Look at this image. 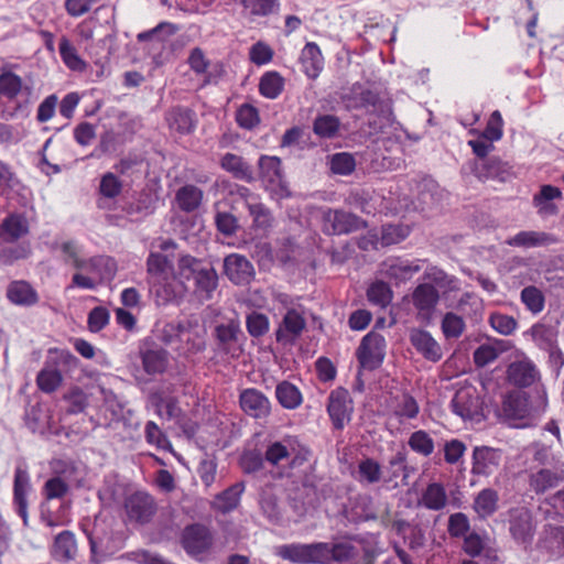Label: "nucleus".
<instances>
[{"label": "nucleus", "instance_id": "f257e3e1", "mask_svg": "<svg viewBox=\"0 0 564 564\" xmlns=\"http://www.w3.org/2000/svg\"><path fill=\"white\" fill-rule=\"evenodd\" d=\"M276 554L294 564H332L354 562L352 564H375L376 553L371 549H364L362 555L357 558L356 546L350 542L336 543L315 542L311 544L291 543L278 547Z\"/></svg>", "mask_w": 564, "mask_h": 564}, {"label": "nucleus", "instance_id": "f03ea898", "mask_svg": "<svg viewBox=\"0 0 564 564\" xmlns=\"http://www.w3.org/2000/svg\"><path fill=\"white\" fill-rule=\"evenodd\" d=\"M78 358L68 349L51 348L45 367L36 376L37 388L44 393L55 392L63 383V370H72L78 366Z\"/></svg>", "mask_w": 564, "mask_h": 564}, {"label": "nucleus", "instance_id": "7ed1b4c3", "mask_svg": "<svg viewBox=\"0 0 564 564\" xmlns=\"http://www.w3.org/2000/svg\"><path fill=\"white\" fill-rule=\"evenodd\" d=\"M308 456L310 451L307 448L302 447L297 451L295 449L291 437H286L283 441L270 442L263 455L264 460L274 467L279 466L281 462L290 459L289 468L291 469L301 467L308 460Z\"/></svg>", "mask_w": 564, "mask_h": 564}, {"label": "nucleus", "instance_id": "20e7f679", "mask_svg": "<svg viewBox=\"0 0 564 564\" xmlns=\"http://www.w3.org/2000/svg\"><path fill=\"white\" fill-rule=\"evenodd\" d=\"M213 336L217 350L231 358H239L243 352V333L238 319H229L215 326Z\"/></svg>", "mask_w": 564, "mask_h": 564}, {"label": "nucleus", "instance_id": "39448f33", "mask_svg": "<svg viewBox=\"0 0 564 564\" xmlns=\"http://www.w3.org/2000/svg\"><path fill=\"white\" fill-rule=\"evenodd\" d=\"M258 176L269 191L288 196L289 185L282 169V161L275 155H260L258 160Z\"/></svg>", "mask_w": 564, "mask_h": 564}, {"label": "nucleus", "instance_id": "423d86ee", "mask_svg": "<svg viewBox=\"0 0 564 564\" xmlns=\"http://www.w3.org/2000/svg\"><path fill=\"white\" fill-rule=\"evenodd\" d=\"M507 522L509 533L518 544H531L535 534L536 522L529 508L518 506L509 509Z\"/></svg>", "mask_w": 564, "mask_h": 564}, {"label": "nucleus", "instance_id": "0eeeda50", "mask_svg": "<svg viewBox=\"0 0 564 564\" xmlns=\"http://www.w3.org/2000/svg\"><path fill=\"white\" fill-rule=\"evenodd\" d=\"M360 368L373 371L381 367L386 357V339L376 333L367 334L356 351Z\"/></svg>", "mask_w": 564, "mask_h": 564}, {"label": "nucleus", "instance_id": "6e6552de", "mask_svg": "<svg viewBox=\"0 0 564 564\" xmlns=\"http://www.w3.org/2000/svg\"><path fill=\"white\" fill-rule=\"evenodd\" d=\"M124 511L130 522L149 523L158 511V505L152 495L147 491H134L126 497Z\"/></svg>", "mask_w": 564, "mask_h": 564}, {"label": "nucleus", "instance_id": "1a4fd4ad", "mask_svg": "<svg viewBox=\"0 0 564 564\" xmlns=\"http://www.w3.org/2000/svg\"><path fill=\"white\" fill-rule=\"evenodd\" d=\"M327 413L335 430L341 431L351 420L354 402L349 391L338 387L330 391L326 406Z\"/></svg>", "mask_w": 564, "mask_h": 564}, {"label": "nucleus", "instance_id": "9d476101", "mask_svg": "<svg viewBox=\"0 0 564 564\" xmlns=\"http://www.w3.org/2000/svg\"><path fill=\"white\" fill-rule=\"evenodd\" d=\"M323 221V230L328 235H346L367 227L361 217L340 209H327Z\"/></svg>", "mask_w": 564, "mask_h": 564}, {"label": "nucleus", "instance_id": "9b49d317", "mask_svg": "<svg viewBox=\"0 0 564 564\" xmlns=\"http://www.w3.org/2000/svg\"><path fill=\"white\" fill-rule=\"evenodd\" d=\"M61 250L64 254V262L72 263L77 270L97 272L100 268H105L110 275L115 273L116 264L111 258L98 256L89 259H83L79 257L77 245L72 240L64 241L61 245Z\"/></svg>", "mask_w": 564, "mask_h": 564}, {"label": "nucleus", "instance_id": "f8f14e48", "mask_svg": "<svg viewBox=\"0 0 564 564\" xmlns=\"http://www.w3.org/2000/svg\"><path fill=\"white\" fill-rule=\"evenodd\" d=\"M503 452L491 446H475L471 454V469L474 476L490 477L500 467Z\"/></svg>", "mask_w": 564, "mask_h": 564}, {"label": "nucleus", "instance_id": "ddd939ff", "mask_svg": "<svg viewBox=\"0 0 564 564\" xmlns=\"http://www.w3.org/2000/svg\"><path fill=\"white\" fill-rule=\"evenodd\" d=\"M213 543V536L208 528L194 523L185 527L181 536V544L185 552L193 557L207 552Z\"/></svg>", "mask_w": 564, "mask_h": 564}, {"label": "nucleus", "instance_id": "4468645a", "mask_svg": "<svg viewBox=\"0 0 564 564\" xmlns=\"http://www.w3.org/2000/svg\"><path fill=\"white\" fill-rule=\"evenodd\" d=\"M470 169L480 182L498 181L505 183L512 176V167L499 156L474 161Z\"/></svg>", "mask_w": 564, "mask_h": 564}, {"label": "nucleus", "instance_id": "2eb2a0df", "mask_svg": "<svg viewBox=\"0 0 564 564\" xmlns=\"http://www.w3.org/2000/svg\"><path fill=\"white\" fill-rule=\"evenodd\" d=\"M239 405L245 414L256 420H264L271 414L269 398L256 388H246L240 391Z\"/></svg>", "mask_w": 564, "mask_h": 564}, {"label": "nucleus", "instance_id": "dca6fc26", "mask_svg": "<svg viewBox=\"0 0 564 564\" xmlns=\"http://www.w3.org/2000/svg\"><path fill=\"white\" fill-rule=\"evenodd\" d=\"M224 273L236 285H248L256 274L253 264L239 253H230L224 259Z\"/></svg>", "mask_w": 564, "mask_h": 564}, {"label": "nucleus", "instance_id": "f3484780", "mask_svg": "<svg viewBox=\"0 0 564 564\" xmlns=\"http://www.w3.org/2000/svg\"><path fill=\"white\" fill-rule=\"evenodd\" d=\"M423 260L410 261L401 257H389L381 263V272L397 283L405 282L421 271Z\"/></svg>", "mask_w": 564, "mask_h": 564}, {"label": "nucleus", "instance_id": "a211bd4d", "mask_svg": "<svg viewBox=\"0 0 564 564\" xmlns=\"http://www.w3.org/2000/svg\"><path fill=\"white\" fill-rule=\"evenodd\" d=\"M452 410L463 420H474L481 412V401L474 388H462L452 399Z\"/></svg>", "mask_w": 564, "mask_h": 564}, {"label": "nucleus", "instance_id": "6ab92c4d", "mask_svg": "<svg viewBox=\"0 0 564 564\" xmlns=\"http://www.w3.org/2000/svg\"><path fill=\"white\" fill-rule=\"evenodd\" d=\"M411 345L424 359L438 362L443 358V349L432 334L422 328H413L409 336Z\"/></svg>", "mask_w": 564, "mask_h": 564}, {"label": "nucleus", "instance_id": "aec40b11", "mask_svg": "<svg viewBox=\"0 0 564 564\" xmlns=\"http://www.w3.org/2000/svg\"><path fill=\"white\" fill-rule=\"evenodd\" d=\"M306 327V321L301 313L294 308L286 311L281 324L275 330L276 341L282 344H294Z\"/></svg>", "mask_w": 564, "mask_h": 564}, {"label": "nucleus", "instance_id": "412c9836", "mask_svg": "<svg viewBox=\"0 0 564 564\" xmlns=\"http://www.w3.org/2000/svg\"><path fill=\"white\" fill-rule=\"evenodd\" d=\"M531 334L534 344L540 349L549 352L551 359L555 362H564L563 354L557 346V332L554 327L544 324H535L531 328Z\"/></svg>", "mask_w": 564, "mask_h": 564}, {"label": "nucleus", "instance_id": "4be33fe9", "mask_svg": "<svg viewBox=\"0 0 564 564\" xmlns=\"http://www.w3.org/2000/svg\"><path fill=\"white\" fill-rule=\"evenodd\" d=\"M539 379L540 372L529 359L513 361L507 368V381L514 387L528 388Z\"/></svg>", "mask_w": 564, "mask_h": 564}, {"label": "nucleus", "instance_id": "5701e85b", "mask_svg": "<svg viewBox=\"0 0 564 564\" xmlns=\"http://www.w3.org/2000/svg\"><path fill=\"white\" fill-rule=\"evenodd\" d=\"M6 296L10 303L21 307H32L40 302L39 292L26 280L11 281L7 286Z\"/></svg>", "mask_w": 564, "mask_h": 564}, {"label": "nucleus", "instance_id": "b1692460", "mask_svg": "<svg viewBox=\"0 0 564 564\" xmlns=\"http://www.w3.org/2000/svg\"><path fill=\"white\" fill-rule=\"evenodd\" d=\"M31 489L30 475L25 467L17 466L13 480V503L17 513L26 522L28 492Z\"/></svg>", "mask_w": 564, "mask_h": 564}, {"label": "nucleus", "instance_id": "393cba45", "mask_svg": "<svg viewBox=\"0 0 564 564\" xmlns=\"http://www.w3.org/2000/svg\"><path fill=\"white\" fill-rule=\"evenodd\" d=\"M165 120L170 130L178 134H189L196 128V113L183 106H175L165 113Z\"/></svg>", "mask_w": 564, "mask_h": 564}, {"label": "nucleus", "instance_id": "a878e982", "mask_svg": "<svg viewBox=\"0 0 564 564\" xmlns=\"http://www.w3.org/2000/svg\"><path fill=\"white\" fill-rule=\"evenodd\" d=\"M30 231L29 220L23 214L12 213L0 224V240L14 243Z\"/></svg>", "mask_w": 564, "mask_h": 564}, {"label": "nucleus", "instance_id": "bb28decb", "mask_svg": "<svg viewBox=\"0 0 564 564\" xmlns=\"http://www.w3.org/2000/svg\"><path fill=\"white\" fill-rule=\"evenodd\" d=\"M440 300L438 291L429 283L419 284L413 293L412 301L419 314L430 318Z\"/></svg>", "mask_w": 564, "mask_h": 564}, {"label": "nucleus", "instance_id": "cd10ccee", "mask_svg": "<svg viewBox=\"0 0 564 564\" xmlns=\"http://www.w3.org/2000/svg\"><path fill=\"white\" fill-rule=\"evenodd\" d=\"M300 62L304 74L312 79L318 77L324 68V57L317 43L307 42L301 51Z\"/></svg>", "mask_w": 564, "mask_h": 564}, {"label": "nucleus", "instance_id": "c85d7f7f", "mask_svg": "<svg viewBox=\"0 0 564 564\" xmlns=\"http://www.w3.org/2000/svg\"><path fill=\"white\" fill-rule=\"evenodd\" d=\"M246 485L243 481L236 482L215 496L212 509L226 514L235 510L241 500Z\"/></svg>", "mask_w": 564, "mask_h": 564}, {"label": "nucleus", "instance_id": "c756f323", "mask_svg": "<svg viewBox=\"0 0 564 564\" xmlns=\"http://www.w3.org/2000/svg\"><path fill=\"white\" fill-rule=\"evenodd\" d=\"M557 238L549 232L523 230L507 240L511 247L534 248L556 243Z\"/></svg>", "mask_w": 564, "mask_h": 564}, {"label": "nucleus", "instance_id": "7c9ffc66", "mask_svg": "<svg viewBox=\"0 0 564 564\" xmlns=\"http://www.w3.org/2000/svg\"><path fill=\"white\" fill-rule=\"evenodd\" d=\"M510 345L502 339H495L478 346L473 352V360L477 368H484L494 362L502 352L509 350Z\"/></svg>", "mask_w": 564, "mask_h": 564}, {"label": "nucleus", "instance_id": "2f4dec72", "mask_svg": "<svg viewBox=\"0 0 564 564\" xmlns=\"http://www.w3.org/2000/svg\"><path fill=\"white\" fill-rule=\"evenodd\" d=\"M220 167L230 173L235 178L252 183L256 178L250 164L240 155L226 153L220 159Z\"/></svg>", "mask_w": 564, "mask_h": 564}, {"label": "nucleus", "instance_id": "473e14b6", "mask_svg": "<svg viewBox=\"0 0 564 564\" xmlns=\"http://www.w3.org/2000/svg\"><path fill=\"white\" fill-rule=\"evenodd\" d=\"M448 502L445 487L442 482H431L422 491L417 505L427 510L441 511Z\"/></svg>", "mask_w": 564, "mask_h": 564}, {"label": "nucleus", "instance_id": "72a5a7b5", "mask_svg": "<svg viewBox=\"0 0 564 564\" xmlns=\"http://www.w3.org/2000/svg\"><path fill=\"white\" fill-rule=\"evenodd\" d=\"M203 199V189L193 184H186L175 193V203L178 209L186 214L196 212L200 207Z\"/></svg>", "mask_w": 564, "mask_h": 564}, {"label": "nucleus", "instance_id": "f704fd0d", "mask_svg": "<svg viewBox=\"0 0 564 564\" xmlns=\"http://www.w3.org/2000/svg\"><path fill=\"white\" fill-rule=\"evenodd\" d=\"M563 479L561 473L541 468L529 475V486L536 495H541L549 489L555 488Z\"/></svg>", "mask_w": 564, "mask_h": 564}, {"label": "nucleus", "instance_id": "c9c22d12", "mask_svg": "<svg viewBox=\"0 0 564 564\" xmlns=\"http://www.w3.org/2000/svg\"><path fill=\"white\" fill-rule=\"evenodd\" d=\"M498 502V491L492 488H484L475 497L473 509L480 519H487L497 512Z\"/></svg>", "mask_w": 564, "mask_h": 564}, {"label": "nucleus", "instance_id": "e433bc0d", "mask_svg": "<svg viewBox=\"0 0 564 564\" xmlns=\"http://www.w3.org/2000/svg\"><path fill=\"white\" fill-rule=\"evenodd\" d=\"M502 409L511 419H524L530 411L527 393L519 390L509 392L503 399Z\"/></svg>", "mask_w": 564, "mask_h": 564}, {"label": "nucleus", "instance_id": "4c0bfd02", "mask_svg": "<svg viewBox=\"0 0 564 564\" xmlns=\"http://www.w3.org/2000/svg\"><path fill=\"white\" fill-rule=\"evenodd\" d=\"M76 552V539L72 531L65 530L56 535L52 547V555L55 560L61 562L73 560Z\"/></svg>", "mask_w": 564, "mask_h": 564}, {"label": "nucleus", "instance_id": "58836bf2", "mask_svg": "<svg viewBox=\"0 0 564 564\" xmlns=\"http://www.w3.org/2000/svg\"><path fill=\"white\" fill-rule=\"evenodd\" d=\"M355 109H366L367 112H381L389 118L392 113L391 107L383 101L377 91L365 89L355 98Z\"/></svg>", "mask_w": 564, "mask_h": 564}, {"label": "nucleus", "instance_id": "ea45409f", "mask_svg": "<svg viewBox=\"0 0 564 564\" xmlns=\"http://www.w3.org/2000/svg\"><path fill=\"white\" fill-rule=\"evenodd\" d=\"M240 4L247 17L256 20L279 13L281 0H240Z\"/></svg>", "mask_w": 564, "mask_h": 564}, {"label": "nucleus", "instance_id": "a19ab883", "mask_svg": "<svg viewBox=\"0 0 564 564\" xmlns=\"http://www.w3.org/2000/svg\"><path fill=\"white\" fill-rule=\"evenodd\" d=\"M195 293L204 300H209L218 285V275L216 270L209 265L204 264L195 280Z\"/></svg>", "mask_w": 564, "mask_h": 564}, {"label": "nucleus", "instance_id": "79ce46f5", "mask_svg": "<svg viewBox=\"0 0 564 564\" xmlns=\"http://www.w3.org/2000/svg\"><path fill=\"white\" fill-rule=\"evenodd\" d=\"M275 398L280 405L288 410H295L303 403L300 389L288 380L279 382L275 387Z\"/></svg>", "mask_w": 564, "mask_h": 564}, {"label": "nucleus", "instance_id": "37998d69", "mask_svg": "<svg viewBox=\"0 0 564 564\" xmlns=\"http://www.w3.org/2000/svg\"><path fill=\"white\" fill-rule=\"evenodd\" d=\"M141 360L148 375L163 373L169 364V354L163 348L147 349L141 352Z\"/></svg>", "mask_w": 564, "mask_h": 564}, {"label": "nucleus", "instance_id": "c03bdc74", "mask_svg": "<svg viewBox=\"0 0 564 564\" xmlns=\"http://www.w3.org/2000/svg\"><path fill=\"white\" fill-rule=\"evenodd\" d=\"M285 80L283 76L275 72H265L259 82V93L268 99H276L283 91Z\"/></svg>", "mask_w": 564, "mask_h": 564}, {"label": "nucleus", "instance_id": "a18cd8bd", "mask_svg": "<svg viewBox=\"0 0 564 564\" xmlns=\"http://www.w3.org/2000/svg\"><path fill=\"white\" fill-rule=\"evenodd\" d=\"M381 465L373 458L366 457L358 463L355 479L361 485H372L381 480Z\"/></svg>", "mask_w": 564, "mask_h": 564}, {"label": "nucleus", "instance_id": "49530a36", "mask_svg": "<svg viewBox=\"0 0 564 564\" xmlns=\"http://www.w3.org/2000/svg\"><path fill=\"white\" fill-rule=\"evenodd\" d=\"M58 51L65 66L73 72H84L87 63L78 55L76 47L65 35L61 37Z\"/></svg>", "mask_w": 564, "mask_h": 564}, {"label": "nucleus", "instance_id": "de8ad7c7", "mask_svg": "<svg viewBox=\"0 0 564 564\" xmlns=\"http://www.w3.org/2000/svg\"><path fill=\"white\" fill-rule=\"evenodd\" d=\"M468 133L490 142L499 141L503 135V119L500 111L495 110L490 115L484 131L480 132L477 129H470Z\"/></svg>", "mask_w": 564, "mask_h": 564}, {"label": "nucleus", "instance_id": "09e8293b", "mask_svg": "<svg viewBox=\"0 0 564 564\" xmlns=\"http://www.w3.org/2000/svg\"><path fill=\"white\" fill-rule=\"evenodd\" d=\"M340 129V120L334 115H319L313 121V132L321 139L335 138Z\"/></svg>", "mask_w": 564, "mask_h": 564}, {"label": "nucleus", "instance_id": "8fccbe9b", "mask_svg": "<svg viewBox=\"0 0 564 564\" xmlns=\"http://www.w3.org/2000/svg\"><path fill=\"white\" fill-rule=\"evenodd\" d=\"M23 79L12 70H2L0 74V96L8 100L15 99L23 90Z\"/></svg>", "mask_w": 564, "mask_h": 564}, {"label": "nucleus", "instance_id": "3c124183", "mask_svg": "<svg viewBox=\"0 0 564 564\" xmlns=\"http://www.w3.org/2000/svg\"><path fill=\"white\" fill-rule=\"evenodd\" d=\"M520 300L524 307L533 315H538L544 310V293L535 285L523 288L520 293Z\"/></svg>", "mask_w": 564, "mask_h": 564}, {"label": "nucleus", "instance_id": "603ef678", "mask_svg": "<svg viewBox=\"0 0 564 564\" xmlns=\"http://www.w3.org/2000/svg\"><path fill=\"white\" fill-rule=\"evenodd\" d=\"M408 445L412 452L423 457L431 456L435 449L434 440L424 430L413 432L408 440Z\"/></svg>", "mask_w": 564, "mask_h": 564}, {"label": "nucleus", "instance_id": "864d4df0", "mask_svg": "<svg viewBox=\"0 0 564 564\" xmlns=\"http://www.w3.org/2000/svg\"><path fill=\"white\" fill-rule=\"evenodd\" d=\"M441 329L447 340L457 339L464 334L466 329V323L464 318L458 314L454 312H447L442 318Z\"/></svg>", "mask_w": 564, "mask_h": 564}, {"label": "nucleus", "instance_id": "5fc2aeb1", "mask_svg": "<svg viewBox=\"0 0 564 564\" xmlns=\"http://www.w3.org/2000/svg\"><path fill=\"white\" fill-rule=\"evenodd\" d=\"M393 297L392 290L389 284L383 281H376L370 284L367 290L368 301L379 307H387Z\"/></svg>", "mask_w": 564, "mask_h": 564}, {"label": "nucleus", "instance_id": "6e6d98bb", "mask_svg": "<svg viewBox=\"0 0 564 564\" xmlns=\"http://www.w3.org/2000/svg\"><path fill=\"white\" fill-rule=\"evenodd\" d=\"M329 167L334 174L350 175L356 169V160L351 153L339 152L330 156Z\"/></svg>", "mask_w": 564, "mask_h": 564}, {"label": "nucleus", "instance_id": "4d7b16f0", "mask_svg": "<svg viewBox=\"0 0 564 564\" xmlns=\"http://www.w3.org/2000/svg\"><path fill=\"white\" fill-rule=\"evenodd\" d=\"M410 228L404 225H383L381 228L380 243L383 247L397 245L408 238Z\"/></svg>", "mask_w": 564, "mask_h": 564}, {"label": "nucleus", "instance_id": "13d9d810", "mask_svg": "<svg viewBox=\"0 0 564 564\" xmlns=\"http://www.w3.org/2000/svg\"><path fill=\"white\" fill-rule=\"evenodd\" d=\"M228 197L232 204L242 203L247 209L261 198L259 194L250 188L236 183L229 185Z\"/></svg>", "mask_w": 564, "mask_h": 564}, {"label": "nucleus", "instance_id": "bf43d9fd", "mask_svg": "<svg viewBox=\"0 0 564 564\" xmlns=\"http://www.w3.org/2000/svg\"><path fill=\"white\" fill-rule=\"evenodd\" d=\"M246 328L251 337L260 338L269 332V317L263 313L251 312L246 317Z\"/></svg>", "mask_w": 564, "mask_h": 564}, {"label": "nucleus", "instance_id": "052dcab7", "mask_svg": "<svg viewBox=\"0 0 564 564\" xmlns=\"http://www.w3.org/2000/svg\"><path fill=\"white\" fill-rule=\"evenodd\" d=\"M204 264V261L195 257L183 256L177 263V274L182 281L195 280Z\"/></svg>", "mask_w": 564, "mask_h": 564}, {"label": "nucleus", "instance_id": "680f3d73", "mask_svg": "<svg viewBox=\"0 0 564 564\" xmlns=\"http://www.w3.org/2000/svg\"><path fill=\"white\" fill-rule=\"evenodd\" d=\"M252 218V226L258 229L265 230L271 227L273 217L270 209L262 203L261 198L248 208Z\"/></svg>", "mask_w": 564, "mask_h": 564}, {"label": "nucleus", "instance_id": "e2e57ef3", "mask_svg": "<svg viewBox=\"0 0 564 564\" xmlns=\"http://www.w3.org/2000/svg\"><path fill=\"white\" fill-rule=\"evenodd\" d=\"M236 121L239 127L251 130L260 123L259 110L250 104H243L236 112Z\"/></svg>", "mask_w": 564, "mask_h": 564}, {"label": "nucleus", "instance_id": "0e129e2a", "mask_svg": "<svg viewBox=\"0 0 564 564\" xmlns=\"http://www.w3.org/2000/svg\"><path fill=\"white\" fill-rule=\"evenodd\" d=\"M122 182L111 172H107L101 176L99 183V193L106 198H116L122 192Z\"/></svg>", "mask_w": 564, "mask_h": 564}, {"label": "nucleus", "instance_id": "69168bd1", "mask_svg": "<svg viewBox=\"0 0 564 564\" xmlns=\"http://www.w3.org/2000/svg\"><path fill=\"white\" fill-rule=\"evenodd\" d=\"M470 523L468 517L463 512L449 516L447 531L452 538H462L468 534Z\"/></svg>", "mask_w": 564, "mask_h": 564}, {"label": "nucleus", "instance_id": "338daca9", "mask_svg": "<svg viewBox=\"0 0 564 564\" xmlns=\"http://www.w3.org/2000/svg\"><path fill=\"white\" fill-rule=\"evenodd\" d=\"M264 457L257 451L245 452L239 459V465L245 474H254L264 467Z\"/></svg>", "mask_w": 564, "mask_h": 564}, {"label": "nucleus", "instance_id": "774afa93", "mask_svg": "<svg viewBox=\"0 0 564 564\" xmlns=\"http://www.w3.org/2000/svg\"><path fill=\"white\" fill-rule=\"evenodd\" d=\"M490 326L501 335H511L517 328V321L507 314L494 313L489 317Z\"/></svg>", "mask_w": 564, "mask_h": 564}]
</instances>
